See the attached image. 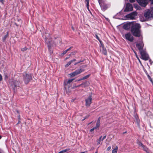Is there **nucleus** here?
<instances>
[{"label":"nucleus","mask_w":153,"mask_h":153,"mask_svg":"<svg viewBox=\"0 0 153 153\" xmlns=\"http://www.w3.org/2000/svg\"><path fill=\"white\" fill-rule=\"evenodd\" d=\"M123 28L126 30H128L131 29V31L133 35H134V22H128L124 24Z\"/></svg>","instance_id":"nucleus-1"},{"label":"nucleus","mask_w":153,"mask_h":153,"mask_svg":"<svg viewBox=\"0 0 153 153\" xmlns=\"http://www.w3.org/2000/svg\"><path fill=\"white\" fill-rule=\"evenodd\" d=\"M142 40L143 36L141 30H134V41Z\"/></svg>","instance_id":"nucleus-2"},{"label":"nucleus","mask_w":153,"mask_h":153,"mask_svg":"<svg viewBox=\"0 0 153 153\" xmlns=\"http://www.w3.org/2000/svg\"><path fill=\"white\" fill-rule=\"evenodd\" d=\"M74 80V79H71L68 80H65L64 82V87L65 90L66 92L68 91L69 88L71 86L70 83Z\"/></svg>","instance_id":"nucleus-3"},{"label":"nucleus","mask_w":153,"mask_h":153,"mask_svg":"<svg viewBox=\"0 0 153 153\" xmlns=\"http://www.w3.org/2000/svg\"><path fill=\"white\" fill-rule=\"evenodd\" d=\"M135 41L137 43L136 44V47L139 49L140 53L143 51V48L144 46V44L142 40H138Z\"/></svg>","instance_id":"nucleus-4"},{"label":"nucleus","mask_w":153,"mask_h":153,"mask_svg":"<svg viewBox=\"0 0 153 153\" xmlns=\"http://www.w3.org/2000/svg\"><path fill=\"white\" fill-rule=\"evenodd\" d=\"M140 53L141 55L142 58L143 59L146 61L149 59V56L145 51H143Z\"/></svg>","instance_id":"nucleus-5"},{"label":"nucleus","mask_w":153,"mask_h":153,"mask_svg":"<svg viewBox=\"0 0 153 153\" xmlns=\"http://www.w3.org/2000/svg\"><path fill=\"white\" fill-rule=\"evenodd\" d=\"M84 71V69H81L80 67V69L76 70L73 73H70V75L71 76V77H74L80 74L81 73Z\"/></svg>","instance_id":"nucleus-6"},{"label":"nucleus","mask_w":153,"mask_h":153,"mask_svg":"<svg viewBox=\"0 0 153 153\" xmlns=\"http://www.w3.org/2000/svg\"><path fill=\"white\" fill-rule=\"evenodd\" d=\"M32 79V76L31 74H26L24 75V79L25 83L27 84Z\"/></svg>","instance_id":"nucleus-7"},{"label":"nucleus","mask_w":153,"mask_h":153,"mask_svg":"<svg viewBox=\"0 0 153 153\" xmlns=\"http://www.w3.org/2000/svg\"><path fill=\"white\" fill-rule=\"evenodd\" d=\"M138 4L141 6L145 7L148 4L147 0H136Z\"/></svg>","instance_id":"nucleus-8"},{"label":"nucleus","mask_w":153,"mask_h":153,"mask_svg":"<svg viewBox=\"0 0 153 153\" xmlns=\"http://www.w3.org/2000/svg\"><path fill=\"white\" fill-rule=\"evenodd\" d=\"M100 117H99L97 122L96 124V126L95 127H94L93 128H92L90 130V132H92L94 131L95 129H99V128L100 126Z\"/></svg>","instance_id":"nucleus-9"},{"label":"nucleus","mask_w":153,"mask_h":153,"mask_svg":"<svg viewBox=\"0 0 153 153\" xmlns=\"http://www.w3.org/2000/svg\"><path fill=\"white\" fill-rule=\"evenodd\" d=\"M85 105L87 107H89L92 103V97L91 96H89L85 100Z\"/></svg>","instance_id":"nucleus-10"},{"label":"nucleus","mask_w":153,"mask_h":153,"mask_svg":"<svg viewBox=\"0 0 153 153\" xmlns=\"http://www.w3.org/2000/svg\"><path fill=\"white\" fill-rule=\"evenodd\" d=\"M99 3L101 9L103 11H105L108 7V5L104 3L100 2V1Z\"/></svg>","instance_id":"nucleus-11"},{"label":"nucleus","mask_w":153,"mask_h":153,"mask_svg":"<svg viewBox=\"0 0 153 153\" xmlns=\"http://www.w3.org/2000/svg\"><path fill=\"white\" fill-rule=\"evenodd\" d=\"M133 10V7L132 5L130 3H127L126 7L124 10V11L126 12L131 11Z\"/></svg>","instance_id":"nucleus-12"},{"label":"nucleus","mask_w":153,"mask_h":153,"mask_svg":"<svg viewBox=\"0 0 153 153\" xmlns=\"http://www.w3.org/2000/svg\"><path fill=\"white\" fill-rule=\"evenodd\" d=\"M125 36L126 39L131 42L133 41V36L131 35L130 33H128L125 35Z\"/></svg>","instance_id":"nucleus-13"},{"label":"nucleus","mask_w":153,"mask_h":153,"mask_svg":"<svg viewBox=\"0 0 153 153\" xmlns=\"http://www.w3.org/2000/svg\"><path fill=\"white\" fill-rule=\"evenodd\" d=\"M126 17L128 19L133 20L134 19V12L126 15Z\"/></svg>","instance_id":"nucleus-14"},{"label":"nucleus","mask_w":153,"mask_h":153,"mask_svg":"<svg viewBox=\"0 0 153 153\" xmlns=\"http://www.w3.org/2000/svg\"><path fill=\"white\" fill-rule=\"evenodd\" d=\"M151 11L149 9L147 10V11L144 13V16L146 18L148 19L150 17Z\"/></svg>","instance_id":"nucleus-15"},{"label":"nucleus","mask_w":153,"mask_h":153,"mask_svg":"<svg viewBox=\"0 0 153 153\" xmlns=\"http://www.w3.org/2000/svg\"><path fill=\"white\" fill-rule=\"evenodd\" d=\"M141 26L138 23L134 24V30H140Z\"/></svg>","instance_id":"nucleus-16"},{"label":"nucleus","mask_w":153,"mask_h":153,"mask_svg":"<svg viewBox=\"0 0 153 153\" xmlns=\"http://www.w3.org/2000/svg\"><path fill=\"white\" fill-rule=\"evenodd\" d=\"M43 37H44L45 39V42H47L48 41L47 40L49 38V34L48 33H45V34H44L43 35Z\"/></svg>","instance_id":"nucleus-17"},{"label":"nucleus","mask_w":153,"mask_h":153,"mask_svg":"<svg viewBox=\"0 0 153 153\" xmlns=\"http://www.w3.org/2000/svg\"><path fill=\"white\" fill-rule=\"evenodd\" d=\"M76 61V59H74L68 62L65 65V67H68L69 65H70L71 64V63L75 62Z\"/></svg>","instance_id":"nucleus-18"},{"label":"nucleus","mask_w":153,"mask_h":153,"mask_svg":"<svg viewBox=\"0 0 153 153\" xmlns=\"http://www.w3.org/2000/svg\"><path fill=\"white\" fill-rule=\"evenodd\" d=\"M11 84L12 86H14V87H15L19 85V82L17 81H15L14 82H13V83L12 82H11Z\"/></svg>","instance_id":"nucleus-19"},{"label":"nucleus","mask_w":153,"mask_h":153,"mask_svg":"<svg viewBox=\"0 0 153 153\" xmlns=\"http://www.w3.org/2000/svg\"><path fill=\"white\" fill-rule=\"evenodd\" d=\"M135 119L137 122V125L138 126H139V123H140V120L138 118V117L137 116L135 115Z\"/></svg>","instance_id":"nucleus-20"},{"label":"nucleus","mask_w":153,"mask_h":153,"mask_svg":"<svg viewBox=\"0 0 153 153\" xmlns=\"http://www.w3.org/2000/svg\"><path fill=\"white\" fill-rule=\"evenodd\" d=\"M102 52L104 55H106L107 54L106 50L103 47H102Z\"/></svg>","instance_id":"nucleus-21"},{"label":"nucleus","mask_w":153,"mask_h":153,"mask_svg":"<svg viewBox=\"0 0 153 153\" xmlns=\"http://www.w3.org/2000/svg\"><path fill=\"white\" fill-rule=\"evenodd\" d=\"M118 150V147L117 146H116L115 148L112 150V153H117Z\"/></svg>","instance_id":"nucleus-22"},{"label":"nucleus","mask_w":153,"mask_h":153,"mask_svg":"<svg viewBox=\"0 0 153 153\" xmlns=\"http://www.w3.org/2000/svg\"><path fill=\"white\" fill-rule=\"evenodd\" d=\"M8 32L7 33V34L5 35L4 37L2 38V40L3 42H4L7 38L8 37Z\"/></svg>","instance_id":"nucleus-23"},{"label":"nucleus","mask_w":153,"mask_h":153,"mask_svg":"<svg viewBox=\"0 0 153 153\" xmlns=\"http://www.w3.org/2000/svg\"><path fill=\"white\" fill-rule=\"evenodd\" d=\"M142 147L143 148V149L147 153H149L148 151V149L146 146L144 145Z\"/></svg>","instance_id":"nucleus-24"},{"label":"nucleus","mask_w":153,"mask_h":153,"mask_svg":"<svg viewBox=\"0 0 153 153\" xmlns=\"http://www.w3.org/2000/svg\"><path fill=\"white\" fill-rule=\"evenodd\" d=\"M70 150L69 149H65V150H62L61 151H60L59 152V153H64L65 152H66L68 151H69Z\"/></svg>","instance_id":"nucleus-25"},{"label":"nucleus","mask_w":153,"mask_h":153,"mask_svg":"<svg viewBox=\"0 0 153 153\" xmlns=\"http://www.w3.org/2000/svg\"><path fill=\"white\" fill-rule=\"evenodd\" d=\"M102 137V136H101L99 138V139L97 140V144H99L101 142V139Z\"/></svg>","instance_id":"nucleus-26"},{"label":"nucleus","mask_w":153,"mask_h":153,"mask_svg":"<svg viewBox=\"0 0 153 153\" xmlns=\"http://www.w3.org/2000/svg\"><path fill=\"white\" fill-rule=\"evenodd\" d=\"M89 0H86L85 1V3L86 4V6L88 7V6H89Z\"/></svg>","instance_id":"nucleus-27"},{"label":"nucleus","mask_w":153,"mask_h":153,"mask_svg":"<svg viewBox=\"0 0 153 153\" xmlns=\"http://www.w3.org/2000/svg\"><path fill=\"white\" fill-rule=\"evenodd\" d=\"M137 143L138 144V145L140 146H141L142 147L144 145L143 144V143H141L140 141H138L137 142Z\"/></svg>","instance_id":"nucleus-28"},{"label":"nucleus","mask_w":153,"mask_h":153,"mask_svg":"<svg viewBox=\"0 0 153 153\" xmlns=\"http://www.w3.org/2000/svg\"><path fill=\"white\" fill-rule=\"evenodd\" d=\"M134 8H135L137 10L140 9V6L134 4Z\"/></svg>","instance_id":"nucleus-29"},{"label":"nucleus","mask_w":153,"mask_h":153,"mask_svg":"<svg viewBox=\"0 0 153 153\" xmlns=\"http://www.w3.org/2000/svg\"><path fill=\"white\" fill-rule=\"evenodd\" d=\"M90 76V74H88L87 75L83 77V79H86L88 78Z\"/></svg>","instance_id":"nucleus-30"},{"label":"nucleus","mask_w":153,"mask_h":153,"mask_svg":"<svg viewBox=\"0 0 153 153\" xmlns=\"http://www.w3.org/2000/svg\"><path fill=\"white\" fill-rule=\"evenodd\" d=\"M96 38L99 41V42H101V41L99 39V37L97 35V34L96 35Z\"/></svg>","instance_id":"nucleus-31"},{"label":"nucleus","mask_w":153,"mask_h":153,"mask_svg":"<svg viewBox=\"0 0 153 153\" xmlns=\"http://www.w3.org/2000/svg\"><path fill=\"white\" fill-rule=\"evenodd\" d=\"M27 50V48L26 47L22 48L21 49V51H26Z\"/></svg>","instance_id":"nucleus-32"},{"label":"nucleus","mask_w":153,"mask_h":153,"mask_svg":"<svg viewBox=\"0 0 153 153\" xmlns=\"http://www.w3.org/2000/svg\"><path fill=\"white\" fill-rule=\"evenodd\" d=\"M67 51H66V50L63 52L62 53V54L63 55H64V54H65L67 53Z\"/></svg>","instance_id":"nucleus-33"},{"label":"nucleus","mask_w":153,"mask_h":153,"mask_svg":"<svg viewBox=\"0 0 153 153\" xmlns=\"http://www.w3.org/2000/svg\"><path fill=\"white\" fill-rule=\"evenodd\" d=\"M111 149V146H109L107 149V151H109V150H110Z\"/></svg>","instance_id":"nucleus-34"},{"label":"nucleus","mask_w":153,"mask_h":153,"mask_svg":"<svg viewBox=\"0 0 153 153\" xmlns=\"http://www.w3.org/2000/svg\"><path fill=\"white\" fill-rule=\"evenodd\" d=\"M72 48V47H70V48H68V49H67L66 50V51H67V52L70 50Z\"/></svg>","instance_id":"nucleus-35"},{"label":"nucleus","mask_w":153,"mask_h":153,"mask_svg":"<svg viewBox=\"0 0 153 153\" xmlns=\"http://www.w3.org/2000/svg\"><path fill=\"white\" fill-rule=\"evenodd\" d=\"M87 83V82H85V83H84L83 84H80L77 86H76V87H79V86H81L82 85H84L85 84H86V83Z\"/></svg>","instance_id":"nucleus-36"},{"label":"nucleus","mask_w":153,"mask_h":153,"mask_svg":"<svg viewBox=\"0 0 153 153\" xmlns=\"http://www.w3.org/2000/svg\"><path fill=\"white\" fill-rule=\"evenodd\" d=\"M137 13L136 11H134V16H137Z\"/></svg>","instance_id":"nucleus-37"},{"label":"nucleus","mask_w":153,"mask_h":153,"mask_svg":"<svg viewBox=\"0 0 153 153\" xmlns=\"http://www.w3.org/2000/svg\"><path fill=\"white\" fill-rule=\"evenodd\" d=\"M0 2L3 4H4L3 0H0Z\"/></svg>","instance_id":"nucleus-38"},{"label":"nucleus","mask_w":153,"mask_h":153,"mask_svg":"<svg viewBox=\"0 0 153 153\" xmlns=\"http://www.w3.org/2000/svg\"><path fill=\"white\" fill-rule=\"evenodd\" d=\"M106 137V135L104 136L103 137V138L102 139V141L103 140H104V139H105V138Z\"/></svg>","instance_id":"nucleus-39"},{"label":"nucleus","mask_w":153,"mask_h":153,"mask_svg":"<svg viewBox=\"0 0 153 153\" xmlns=\"http://www.w3.org/2000/svg\"><path fill=\"white\" fill-rule=\"evenodd\" d=\"M150 1H151V5H152L153 4V0H150Z\"/></svg>","instance_id":"nucleus-40"},{"label":"nucleus","mask_w":153,"mask_h":153,"mask_svg":"<svg viewBox=\"0 0 153 153\" xmlns=\"http://www.w3.org/2000/svg\"><path fill=\"white\" fill-rule=\"evenodd\" d=\"M2 79V76L1 74H0V81H1Z\"/></svg>","instance_id":"nucleus-41"},{"label":"nucleus","mask_w":153,"mask_h":153,"mask_svg":"<svg viewBox=\"0 0 153 153\" xmlns=\"http://www.w3.org/2000/svg\"><path fill=\"white\" fill-rule=\"evenodd\" d=\"M148 76L149 78V79H150V81L152 82V79L151 78L150 76H149V75H148Z\"/></svg>","instance_id":"nucleus-42"},{"label":"nucleus","mask_w":153,"mask_h":153,"mask_svg":"<svg viewBox=\"0 0 153 153\" xmlns=\"http://www.w3.org/2000/svg\"><path fill=\"white\" fill-rule=\"evenodd\" d=\"M129 1L131 3H132L134 2V0H129Z\"/></svg>","instance_id":"nucleus-43"},{"label":"nucleus","mask_w":153,"mask_h":153,"mask_svg":"<svg viewBox=\"0 0 153 153\" xmlns=\"http://www.w3.org/2000/svg\"><path fill=\"white\" fill-rule=\"evenodd\" d=\"M149 62L150 63V64L151 65H152V61L151 60H149Z\"/></svg>","instance_id":"nucleus-44"},{"label":"nucleus","mask_w":153,"mask_h":153,"mask_svg":"<svg viewBox=\"0 0 153 153\" xmlns=\"http://www.w3.org/2000/svg\"><path fill=\"white\" fill-rule=\"evenodd\" d=\"M74 53L73 52H72L70 55L69 56H71V54L73 55L74 54Z\"/></svg>","instance_id":"nucleus-45"},{"label":"nucleus","mask_w":153,"mask_h":153,"mask_svg":"<svg viewBox=\"0 0 153 153\" xmlns=\"http://www.w3.org/2000/svg\"><path fill=\"white\" fill-rule=\"evenodd\" d=\"M87 151H85V152H81V153H87Z\"/></svg>","instance_id":"nucleus-46"},{"label":"nucleus","mask_w":153,"mask_h":153,"mask_svg":"<svg viewBox=\"0 0 153 153\" xmlns=\"http://www.w3.org/2000/svg\"><path fill=\"white\" fill-rule=\"evenodd\" d=\"M87 9H88V10H89V11H90L89 10V6H88V7H86Z\"/></svg>","instance_id":"nucleus-47"},{"label":"nucleus","mask_w":153,"mask_h":153,"mask_svg":"<svg viewBox=\"0 0 153 153\" xmlns=\"http://www.w3.org/2000/svg\"><path fill=\"white\" fill-rule=\"evenodd\" d=\"M84 79H83V78H81V79H79V81H80V80H83Z\"/></svg>","instance_id":"nucleus-48"},{"label":"nucleus","mask_w":153,"mask_h":153,"mask_svg":"<svg viewBox=\"0 0 153 153\" xmlns=\"http://www.w3.org/2000/svg\"><path fill=\"white\" fill-rule=\"evenodd\" d=\"M135 54H136V57H137H137L138 56H137V54L136 53H135Z\"/></svg>","instance_id":"nucleus-49"},{"label":"nucleus","mask_w":153,"mask_h":153,"mask_svg":"<svg viewBox=\"0 0 153 153\" xmlns=\"http://www.w3.org/2000/svg\"><path fill=\"white\" fill-rule=\"evenodd\" d=\"M139 62H140V63L141 64V62L140 61V59H139V60H138Z\"/></svg>","instance_id":"nucleus-50"},{"label":"nucleus","mask_w":153,"mask_h":153,"mask_svg":"<svg viewBox=\"0 0 153 153\" xmlns=\"http://www.w3.org/2000/svg\"><path fill=\"white\" fill-rule=\"evenodd\" d=\"M98 2H100V0H98Z\"/></svg>","instance_id":"nucleus-51"},{"label":"nucleus","mask_w":153,"mask_h":153,"mask_svg":"<svg viewBox=\"0 0 153 153\" xmlns=\"http://www.w3.org/2000/svg\"><path fill=\"white\" fill-rule=\"evenodd\" d=\"M137 58L138 59V60H139V58L138 57H137Z\"/></svg>","instance_id":"nucleus-52"},{"label":"nucleus","mask_w":153,"mask_h":153,"mask_svg":"<svg viewBox=\"0 0 153 153\" xmlns=\"http://www.w3.org/2000/svg\"><path fill=\"white\" fill-rule=\"evenodd\" d=\"M92 123V122H91V123H89V124L91 123Z\"/></svg>","instance_id":"nucleus-53"},{"label":"nucleus","mask_w":153,"mask_h":153,"mask_svg":"<svg viewBox=\"0 0 153 153\" xmlns=\"http://www.w3.org/2000/svg\"><path fill=\"white\" fill-rule=\"evenodd\" d=\"M72 29L73 30H74V28L73 27H72Z\"/></svg>","instance_id":"nucleus-54"},{"label":"nucleus","mask_w":153,"mask_h":153,"mask_svg":"<svg viewBox=\"0 0 153 153\" xmlns=\"http://www.w3.org/2000/svg\"><path fill=\"white\" fill-rule=\"evenodd\" d=\"M68 57H67V58H66V59H68Z\"/></svg>","instance_id":"nucleus-55"},{"label":"nucleus","mask_w":153,"mask_h":153,"mask_svg":"<svg viewBox=\"0 0 153 153\" xmlns=\"http://www.w3.org/2000/svg\"><path fill=\"white\" fill-rule=\"evenodd\" d=\"M135 115H134V119H135ZM136 115V116H137V115Z\"/></svg>","instance_id":"nucleus-56"},{"label":"nucleus","mask_w":153,"mask_h":153,"mask_svg":"<svg viewBox=\"0 0 153 153\" xmlns=\"http://www.w3.org/2000/svg\"><path fill=\"white\" fill-rule=\"evenodd\" d=\"M132 48V50H133V51H134V50H133V48Z\"/></svg>","instance_id":"nucleus-57"},{"label":"nucleus","mask_w":153,"mask_h":153,"mask_svg":"<svg viewBox=\"0 0 153 153\" xmlns=\"http://www.w3.org/2000/svg\"><path fill=\"white\" fill-rule=\"evenodd\" d=\"M84 87H85V85H84Z\"/></svg>","instance_id":"nucleus-58"},{"label":"nucleus","mask_w":153,"mask_h":153,"mask_svg":"<svg viewBox=\"0 0 153 153\" xmlns=\"http://www.w3.org/2000/svg\"><path fill=\"white\" fill-rule=\"evenodd\" d=\"M0 153H1L0 152Z\"/></svg>","instance_id":"nucleus-59"},{"label":"nucleus","mask_w":153,"mask_h":153,"mask_svg":"<svg viewBox=\"0 0 153 153\" xmlns=\"http://www.w3.org/2000/svg\"><path fill=\"white\" fill-rule=\"evenodd\" d=\"M58 153H59V152Z\"/></svg>","instance_id":"nucleus-60"}]
</instances>
